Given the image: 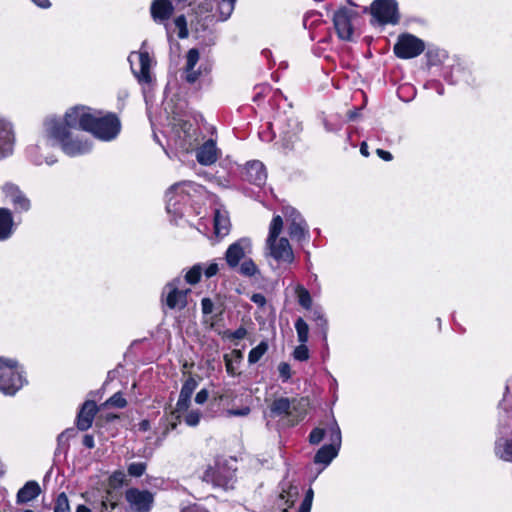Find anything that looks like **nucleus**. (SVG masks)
Segmentation results:
<instances>
[{
  "mask_svg": "<svg viewBox=\"0 0 512 512\" xmlns=\"http://www.w3.org/2000/svg\"><path fill=\"white\" fill-rule=\"evenodd\" d=\"M128 62L133 75L140 84H149L152 82L151 65L152 58L147 51L131 52L128 56Z\"/></svg>",
  "mask_w": 512,
  "mask_h": 512,
  "instance_id": "15",
  "label": "nucleus"
},
{
  "mask_svg": "<svg viewBox=\"0 0 512 512\" xmlns=\"http://www.w3.org/2000/svg\"><path fill=\"white\" fill-rule=\"evenodd\" d=\"M239 273L245 277H253L256 274H259V269L255 262L252 259L248 258L244 259L243 262L240 264Z\"/></svg>",
  "mask_w": 512,
  "mask_h": 512,
  "instance_id": "38",
  "label": "nucleus"
},
{
  "mask_svg": "<svg viewBox=\"0 0 512 512\" xmlns=\"http://www.w3.org/2000/svg\"><path fill=\"white\" fill-rule=\"evenodd\" d=\"M219 156V150L216 142L212 139L204 142L196 151L197 161L202 165H211L215 163Z\"/></svg>",
  "mask_w": 512,
  "mask_h": 512,
  "instance_id": "27",
  "label": "nucleus"
},
{
  "mask_svg": "<svg viewBox=\"0 0 512 512\" xmlns=\"http://www.w3.org/2000/svg\"><path fill=\"white\" fill-rule=\"evenodd\" d=\"M268 350V343L261 341L256 347L252 348L248 354L249 364L257 363Z\"/></svg>",
  "mask_w": 512,
  "mask_h": 512,
  "instance_id": "36",
  "label": "nucleus"
},
{
  "mask_svg": "<svg viewBox=\"0 0 512 512\" xmlns=\"http://www.w3.org/2000/svg\"><path fill=\"white\" fill-rule=\"evenodd\" d=\"M512 417L505 414L500 420L498 437L495 441V454L504 461H512Z\"/></svg>",
  "mask_w": 512,
  "mask_h": 512,
  "instance_id": "14",
  "label": "nucleus"
},
{
  "mask_svg": "<svg viewBox=\"0 0 512 512\" xmlns=\"http://www.w3.org/2000/svg\"><path fill=\"white\" fill-rule=\"evenodd\" d=\"M23 373L17 360L0 357V392L10 396L16 394L26 383Z\"/></svg>",
  "mask_w": 512,
  "mask_h": 512,
  "instance_id": "4",
  "label": "nucleus"
},
{
  "mask_svg": "<svg viewBox=\"0 0 512 512\" xmlns=\"http://www.w3.org/2000/svg\"><path fill=\"white\" fill-rule=\"evenodd\" d=\"M250 411V408L246 406L240 409L229 410V414L232 416H247L250 413Z\"/></svg>",
  "mask_w": 512,
  "mask_h": 512,
  "instance_id": "61",
  "label": "nucleus"
},
{
  "mask_svg": "<svg viewBox=\"0 0 512 512\" xmlns=\"http://www.w3.org/2000/svg\"><path fill=\"white\" fill-rule=\"evenodd\" d=\"M358 13L350 8L342 7L333 15V25L337 36L342 41L352 42L355 39V22Z\"/></svg>",
  "mask_w": 512,
  "mask_h": 512,
  "instance_id": "9",
  "label": "nucleus"
},
{
  "mask_svg": "<svg viewBox=\"0 0 512 512\" xmlns=\"http://www.w3.org/2000/svg\"><path fill=\"white\" fill-rule=\"evenodd\" d=\"M209 393L206 389L200 390L195 396V402L197 404H203L207 401Z\"/></svg>",
  "mask_w": 512,
  "mask_h": 512,
  "instance_id": "60",
  "label": "nucleus"
},
{
  "mask_svg": "<svg viewBox=\"0 0 512 512\" xmlns=\"http://www.w3.org/2000/svg\"><path fill=\"white\" fill-rule=\"evenodd\" d=\"M291 400L287 397H279L273 400L265 414L269 418H285L292 414Z\"/></svg>",
  "mask_w": 512,
  "mask_h": 512,
  "instance_id": "28",
  "label": "nucleus"
},
{
  "mask_svg": "<svg viewBox=\"0 0 512 512\" xmlns=\"http://www.w3.org/2000/svg\"><path fill=\"white\" fill-rule=\"evenodd\" d=\"M202 273V266L200 264L194 265L185 275L187 283L193 285L199 282Z\"/></svg>",
  "mask_w": 512,
  "mask_h": 512,
  "instance_id": "42",
  "label": "nucleus"
},
{
  "mask_svg": "<svg viewBox=\"0 0 512 512\" xmlns=\"http://www.w3.org/2000/svg\"><path fill=\"white\" fill-rule=\"evenodd\" d=\"M200 53L197 48H191L186 54V63L183 68V79L194 84L203 77L210 74L212 65L209 61L200 62Z\"/></svg>",
  "mask_w": 512,
  "mask_h": 512,
  "instance_id": "10",
  "label": "nucleus"
},
{
  "mask_svg": "<svg viewBox=\"0 0 512 512\" xmlns=\"http://www.w3.org/2000/svg\"><path fill=\"white\" fill-rule=\"evenodd\" d=\"M180 284L181 279L175 278L164 287L163 295H166V305L170 309H182L187 304V293L190 290H180Z\"/></svg>",
  "mask_w": 512,
  "mask_h": 512,
  "instance_id": "21",
  "label": "nucleus"
},
{
  "mask_svg": "<svg viewBox=\"0 0 512 512\" xmlns=\"http://www.w3.org/2000/svg\"><path fill=\"white\" fill-rule=\"evenodd\" d=\"M250 300L260 308L266 305V297L262 293H254Z\"/></svg>",
  "mask_w": 512,
  "mask_h": 512,
  "instance_id": "53",
  "label": "nucleus"
},
{
  "mask_svg": "<svg viewBox=\"0 0 512 512\" xmlns=\"http://www.w3.org/2000/svg\"><path fill=\"white\" fill-rule=\"evenodd\" d=\"M283 213L291 239L299 243L308 240L309 228L301 214L293 207H285Z\"/></svg>",
  "mask_w": 512,
  "mask_h": 512,
  "instance_id": "16",
  "label": "nucleus"
},
{
  "mask_svg": "<svg viewBox=\"0 0 512 512\" xmlns=\"http://www.w3.org/2000/svg\"><path fill=\"white\" fill-rule=\"evenodd\" d=\"M312 320L316 323L318 328L321 330L323 337L326 338L328 330V321L320 308H315L312 311Z\"/></svg>",
  "mask_w": 512,
  "mask_h": 512,
  "instance_id": "37",
  "label": "nucleus"
},
{
  "mask_svg": "<svg viewBox=\"0 0 512 512\" xmlns=\"http://www.w3.org/2000/svg\"><path fill=\"white\" fill-rule=\"evenodd\" d=\"M109 406H114L117 408H124L127 405L126 399L122 396L120 392L115 393L112 395L105 403Z\"/></svg>",
  "mask_w": 512,
  "mask_h": 512,
  "instance_id": "48",
  "label": "nucleus"
},
{
  "mask_svg": "<svg viewBox=\"0 0 512 512\" xmlns=\"http://www.w3.org/2000/svg\"><path fill=\"white\" fill-rule=\"evenodd\" d=\"M237 0H220L215 14L206 17L209 22L226 21L232 15Z\"/></svg>",
  "mask_w": 512,
  "mask_h": 512,
  "instance_id": "31",
  "label": "nucleus"
},
{
  "mask_svg": "<svg viewBox=\"0 0 512 512\" xmlns=\"http://www.w3.org/2000/svg\"><path fill=\"white\" fill-rule=\"evenodd\" d=\"M41 492L36 481H28L17 493V503L24 504L36 499Z\"/></svg>",
  "mask_w": 512,
  "mask_h": 512,
  "instance_id": "32",
  "label": "nucleus"
},
{
  "mask_svg": "<svg viewBox=\"0 0 512 512\" xmlns=\"http://www.w3.org/2000/svg\"><path fill=\"white\" fill-rule=\"evenodd\" d=\"M234 460L217 459L213 466L206 469L203 475L204 481L225 490L233 488L235 482L236 467Z\"/></svg>",
  "mask_w": 512,
  "mask_h": 512,
  "instance_id": "6",
  "label": "nucleus"
},
{
  "mask_svg": "<svg viewBox=\"0 0 512 512\" xmlns=\"http://www.w3.org/2000/svg\"><path fill=\"white\" fill-rule=\"evenodd\" d=\"M300 495L298 486L289 484L287 488H283L280 494V499L287 505L282 512H288V509L293 507Z\"/></svg>",
  "mask_w": 512,
  "mask_h": 512,
  "instance_id": "35",
  "label": "nucleus"
},
{
  "mask_svg": "<svg viewBox=\"0 0 512 512\" xmlns=\"http://www.w3.org/2000/svg\"><path fill=\"white\" fill-rule=\"evenodd\" d=\"M44 133L48 140L58 144L69 157H77L89 153L92 143L83 137L74 135L72 130L63 126L56 117H49L44 122Z\"/></svg>",
  "mask_w": 512,
  "mask_h": 512,
  "instance_id": "2",
  "label": "nucleus"
},
{
  "mask_svg": "<svg viewBox=\"0 0 512 512\" xmlns=\"http://www.w3.org/2000/svg\"><path fill=\"white\" fill-rule=\"evenodd\" d=\"M218 272V265L216 263H211L207 266L204 273L207 278H210L214 275H216Z\"/></svg>",
  "mask_w": 512,
  "mask_h": 512,
  "instance_id": "62",
  "label": "nucleus"
},
{
  "mask_svg": "<svg viewBox=\"0 0 512 512\" xmlns=\"http://www.w3.org/2000/svg\"><path fill=\"white\" fill-rule=\"evenodd\" d=\"M370 12L375 21L381 25H396L399 23L400 14L396 0H374Z\"/></svg>",
  "mask_w": 512,
  "mask_h": 512,
  "instance_id": "12",
  "label": "nucleus"
},
{
  "mask_svg": "<svg viewBox=\"0 0 512 512\" xmlns=\"http://www.w3.org/2000/svg\"><path fill=\"white\" fill-rule=\"evenodd\" d=\"M94 111L95 110L88 106L76 105L65 112L63 119H58L63 123V126L67 127L69 130L80 129L87 132L90 128L89 126Z\"/></svg>",
  "mask_w": 512,
  "mask_h": 512,
  "instance_id": "13",
  "label": "nucleus"
},
{
  "mask_svg": "<svg viewBox=\"0 0 512 512\" xmlns=\"http://www.w3.org/2000/svg\"><path fill=\"white\" fill-rule=\"evenodd\" d=\"M246 335H247V330L241 326V327L237 328L235 331L231 332L228 335V338L241 340V339L245 338Z\"/></svg>",
  "mask_w": 512,
  "mask_h": 512,
  "instance_id": "55",
  "label": "nucleus"
},
{
  "mask_svg": "<svg viewBox=\"0 0 512 512\" xmlns=\"http://www.w3.org/2000/svg\"><path fill=\"white\" fill-rule=\"evenodd\" d=\"M174 12L171 0H153L150 13L153 21L157 24L166 25Z\"/></svg>",
  "mask_w": 512,
  "mask_h": 512,
  "instance_id": "25",
  "label": "nucleus"
},
{
  "mask_svg": "<svg viewBox=\"0 0 512 512\" xmlns=\"http://www.w3.org/2000/svg\"><path fill=\"white\" fill-rule=\"evenodd\" d=\"M97 412L98 407L95 401H85L77 415V428L81 431L88 430L92 426L94 417Z\"/></svg>",
  "mask_w": 512,
  "mask_h": 512,
  "instance_id": "26",
  "label": "nucleus"
},
{
  "mask_svg": "<svg viewBox=\"0 0 512 512\" xmlns=\"http://www.w3.org/2000/svg\"><path fill=\"white\" fill-rule=\"evenodd\" d=\"M283 230V219L280 215L272 218L268 236L265 241L264 255L272 258L278 264L290 265L295 261V255L286 237H280Z\"/></svg>",
  "mask_w": 512,
  "mask_h": 512,
  "instance_id": "3",
  "label": "nucleus"
},
{
  "mask_svg": "<svg viewBox=\"0 0 512 512\" xmlns=\"http://www.w3.org/2000/svg\"><path fill=\"white\" fill-rule=\"evenodd\" d=\"M87 132L101 141L115 139L121 131V122L114 113H106L95 110Z\"/></svg>",
  "mask_w": 512,
  "mask_h": 512,
  "instance_id": "5",
  "label": "nucleus"
},
{
  "mask_svg": "<svg viewBox=\"0 0 512 512\" xmlns=\"http://www.w3.org/2000/svg\"><path fill=\"white\" fill-rule=\"evenodd\" d=\"M26 155L28 159L35 165H42L43 163H46L48 165H53L56 163V158L53 156L43 157L40 154V147L39 145H30L26 148Z\"/></svg>",
  "mask_w": 512,
  "mask_h": 512,
  "instance_id": "34",
  "label": "nucleus"
},
{
  "mask_svg": "<svg viewBox=\"0 0 512 512\" xmlns=\"http://www.w3.org/2000/svg\"><path fill=\"white\" fill-rule=\"evenodd\" d=\"M313 496H314V492H313L312 488H309L306 491L304 499L302 500L301 505L297 512H310L311 507H312V502H313Z\"/></svg>",
  "mask_w": 512,
  "mask_h": 512,
  "instance_id": "47",
  "label": "nucleus"
},
{
  "mask_svg": "<svg viewBox=\"0 0 512 512\" xmlns=\"http://www.w3.org/2000/svg\"><path fill=\"white\" fill-rule=\"evenodd\" d=\"M297 294H298V302L299 304L305 308V309H309L312 305V298H311V295L309 293V291L307 289H305L304 287L302 286H299L297 288Z\"/></svg>",
  "mask_w": 512,
  "mask_h": 512,
  "instance_id": "41",
  "label": "nucleus"
},
{
  "mask_svg": "<svg viewBox=\"0 0 512 512\" xmlns=\"http://www.w3.org/2000/svg\"><path fill=\"white\" fill-rule=\"evenodd\" d=\"M16 133L10 120L0 115V161L14 154Z\"/></svg>",
  "mask_w": 512,
  "mask_h": 512,
  "instance_id": "19",
  "label": "nucleus"
},
{
  "mask_svg": "<svg viewBox=\"0 0 512 512\" xmlns=\"http://www.w3.org/2000/svg\"><path fill=\"white\" fill-rule=\"evenodd\" d=\"M214 233L217 237L222 238L229 233L230 221L226 212L216 209L213 218Z\"/></svg>",
  "mask_w": 512,
  "mask_h": 512,
  "instance_id": "33",
  "label": "nucleus"
},
{
  "mask_svg": "<svg viewBox=\"0 0 512 512\" xmlns=\"http://www.w3.org/2000/svg\"><path fill=\"white\" fill-rule=\"evenodd\" d=\"M83 445L88 448V449H92L94 448L95 446V442H94V437L90 434H86L84 437H83V441H82Z\"/></svg>",
  "mask_w": 512,
  "mask_h": 512,
  "instance_id": "63",
  "label": "nucleus"
},
{
  "mask_svg": "<svg viewBox=\"0 0 512 512\" xmlns=\"http://www.w3.org/2000/svg\"><path fill=\"white\" fill-rule=\"evenodd\" d=\"M293 357L297 361H307L310 357L306 343H300L293 351Z\"/></svg>",
  "mask_w": 512,
  "mask_h": 512,
  "instance_id": "45",
  "label": "nucleus"
},
{
  "mask_svg": "<svg viewBox=\"0 0 512 512\" xmlns=\"http://www.w3.org/2000/svg\"><path fill=\"white\" fill-rule=\"evenodd\" d=\"M73 432V429H67L63 431L61 434H59L57 437L58 445L60 446L67 442L68 439L72 436Z\"/></svg>",
  "mask_w": 512,
  "mask_h": 512,
  "instance_id": "58",
  "label": "nucleus"
},
{
  "mask_svg": "<svg viewBox=\"0 0 512 512\" xmlns=\"http://www.w3.org/2000/svg\"><path fill=\"white\" fill-rule=\"evenodd\" d=\"M181 512H209V511L199 505H192V506L183 508L181 510Z\"/></svg>",
  "mask_w": 512,
  "mask_h": 512,
  "instance_id": "64",
  "label": "nucleus"
},
{
  "mask_svg": "<svg viewBox=\"0 0 512 512\" xmlns=\"http://www.w3.org/2000/svg\"><path fill=\"white\" fill-rule=\"evenodd\" d=\"M295 329L297 332V338L299 343H307L309 339V327L308 324L302 319L298 318L295 321Z\"/></svg>",
  "mask_w": 512,
  "mask_h": 512,
  "instance_id": "39",
  "label": "nucleus"
},
{
  "mask_svg": "<svg viewBox=\"0 0 512 512\" xmlns=\"http://www.w3.org/2000/svg\"><path fill=\"white\" fill-rule=\"evenodd\" d=\"M190 401H191V398L185 396V395H182V394H179V398H178V401L176 403V409L175 411L180 413V412H184V411H187L189 405H190Z\"/></svg>",
  "mask_w": 512,
  "mask_h": 512,
  "instance_id": "52",
  "label": "nucleus"
},
{
  "mask_svg": "<svg viewBox=\"0 0 512 512\" xmlns=\"http://www.w3.org/2000/svg\"><path fill=\"white\" fill-rule=\"evenodd\" d=\"M425 49L424 42L412 34H402L393 47L394 54L400 59L419 56Z\"/></svg>",
  "mask_w": 512,
  "mask_h": 512,
  "instance_id": "17",
  "label": "nucleus"
},
{
  "mask_svg": "<svg viewBox=\"0 0 512 512\" xmlns=\"http://www.w3.org/2000/svg\"><path fill=\"white\" fill-rule=\"evenodd\" d=\"M54 512H70L69 500L64 492L57 496L54 504Z\"/></svg>",
  "mask_w": 512,
  "mask_h": 512,
  "instance_id": "40",
  "label": "nucleus"
},
{
  "mask_svg": "<svg viewBox=\"0 0 512 512\" xmlns=\"http://www.w3.org/2000/svg\"><path fill=\"white\" fill-rule=\"evenodd\" d=\"M278 373L283 383L288 382L292 376L290 364H288L287 362H281L278 365Z\"/></svg>",
  "mask_w": 512,
  "mask_h": 512,
  "instance_id": "49",
  "label": "nucleus"
},
{
  "mask_svg": "<svg viewBox=\"0 0 512 512\" xmlns=\"http://www.w3.org/2000/svg\"><path fill=\"white\" fill-rule=\"evenodd\" d=\"M201 415L199 410H192L185 416V423L188 426L195 427L199 424Z\"/></svg>",
  "mask_w": 512,
  "mask_h": 512,
  "instance_id": "50",
  "label": "nucleus"
},
{
  "mask_svg": "<svg viewBox=\"0 0 512 512\" xmlns=\"http://www.w3.org/2000/svg\"><path fill=\"white\" fill-rule=\"evenodd\" d=\"M175 145L182 151L191 150L198 140V128L189 120L173 117Z\"/></svg>",
  "mask_w": 512,
  "mask_h": 512,
  "instance_id": "8",
  "label": "nucleus"
},
{
  "mask_svg": "<svg viewBox=\"0 0 512 512\" xmlns=\"http://www.w3.org/2000/svg\"><path fill=\"white\" fill-rule=\"evenodd\" d=\"M125 500L131 512H150L154 504V494L149 490L133 487L125 491Z\"/></svg>",
  "mask_w": 512,
  "mask_h": 512,
  "instance_id": "18",
  "label": "nucleus"
},
{
  "mask_svg": "<svg viewBox=\"0 0 512 512\" xmlns=\"http://www.w3.org/2000/svg\"><path fill=\"white\" fill-rule=\"evenodd\" d=\"M5 197L9 199L16 212H28L31 209V201L18 185L6 182L1 187Z\"/></svg>",
  "mask_w": 512,
  "mask_h": 512,
  "instance_id": "23",
  "label": "nucleus"
},
{
  "mask_svg": "<svg viewBox=\"0 0 512 512\" xmlns=\"http://www.w3.org/2000/svg\"><path fill=\"white\" fill-rule=\"evenodd\" d=\"M109 494V512H121L120 504L117 500H114V497L111 492Z\"/></svg>",
  "mask_w": 512,
  "mask_h": 512,
  "instance_id": "57",
  "label": "nucleus"
},
{
  "mask_svg": "<svg viewBox=\"0 0 512 512\" xmlns=\"http://www.w3.org/2000/svg\"><path fill=\"white\" fill-rule=\"evenodd\" d=\"M197 385H198V383L193 377L187 378L181 387L180 394L191 398Z\"/></svg>",
  "mask_w": 512,
  "mask_h": 512,
  "instance_id": "46",
  "label": "nucleus"
},
{
  "mask_svg": "<svg viewBox=\"0 0 512 512\" xmlns=\"http://www.w3.org/2000/svg\"><path fill=\"white\" fill-rule=\"evenodd\" d=\"M328 436V427L326 429L316 427L309 434V442L312 445L319 444L325 436Z\"/></svg>",
  "mask_w": 512,
  "mask_h": 512,
  "instance_id": "43",
  "label": "nucleus"
},
{
  "mask_svg": "<svg viewBox=\"0 0 512 512\" xmlns=\"http://www.w3.org/2000/svg\"><path fill=\"white\" fill-rule=\"evenodd\" d=\"M443 76L450 84L466 83L473 85L475 82L469 66L460 59H454L452 64L445 66Z\"/></svg>",
  "mask_w": 512,
  "mask_h": 512,
  "instance_id": "20",
  "label": "nucleus"
},
{
  "mask_svg": "<svg viewBox=\"0 0 512 512\" xmlns=\"http://www.w3.org/2000/svg\"><path fill=\"white\" fill-rule=\"evenodd\" d=\"M252 251V244L249 238L243 237L229 245L225 253V260L230 268H235L240 261Z\"/></svg>",
  "mask_w": 512,
  "mask_h": 512,
  "instance_id": "22",
  "label": "nucleus"
},
{
  "mask_svg": "<svg viewBox=\"0 0 512 512\" xmlns=\"http://www.w3.org/2000/svg\"><path fill=\"white\" fill-rule=\"evenodd\" d=\"M328 439L330 443L323 445L314 456V463L323 465V468H326L337 457L341 448V430L335 420L328 426Z\"/></svg>",
  "mask_w": 512,
  "mask_h": 512,
  "instance_id": "7",
  "label": "nucleus"
},
{
  "mask_svg": "<svg viewBox=\"0 0 512 512\" xmlns=\"http://www.w3.org/2000/svg\"><path fill=\"white\" fill-rule=\"evenodd\" d=\"M270 124L271 123H268L267 124V130H262L259 132V137L262 141H265V142H269V141H272L273 138L276 136V127L273 126L272 128L270 127Z\"/></svg>",
  "mask_w": 512,
  "mask_h": 512,
  "instance_id": "51",
  "label": "nucleus"
},
{
  "mask_svg": "<svg viewBox=\"0 0 512 512\" xmlns=\"http://www.w3.org/2000/svg\"><path fill=\"white\" fill-rule=\"evenodd\" d=\"M164 28L169 41L172 40L174 33H177L180 39H184L188 36L187 21L184 15L177 16L172 22L169 21Z\"/></svg>",
  "mask_w": 512,
  "mask_h": 512,
  "instance_id": "29",
  "label": "nucleus"
},
{
  "mask_svg": "<svg viewBox=\"0 0 512 512\" xmlns=\"http://www.w3.org/2000/svg\"><path fill=\"white\" fill-rule=\"evenodd\" d=\"M243 178L251 184L262 187L267 180V172L264 164L258 160L246 163L243 171Z\"/></svg>",
  "mask_w": 512,
  "mask_h": 512,
  "instance_id": "24",
  "label": "nucleus"
},
{
  "mask_svg": "<svg viewBox=\"0 0 512 512\" xmlns=\"http://www.w3.org/2000/svg\"><path fill=\"white\" fill-rule=\"evenodd\" d=\"M202 312L210 314L213 312L214 304L210 298H203L201 301Z\"/></svg>",
  "mask_w": 512,
  "mask_h": 512,
  "instance_id": "54",
  "label": "nucleus"
},
{
  "mask_svg": "<svg viewBox=\"0 0 512 512\" xmlns=\"http://www.w3.org/2000/svg\"><path fill=\"white\" fill-rule=\"evenodd\" d=\"M224 361H225V367H226L227 373L229 375H231V376H235L236 375V370H235V367L233 365V361L229 358L228 355L224 356Z\"/></svg>",
  "mask_w": 512,
  "mask_h": 512,
  "instance_id": "59",
  "label": "nucleus"
},
{
  "mask_svg": "<svg viewBox=\"0 0 512 512\" xmlns=\"http://www.w3.org/2000/svg\"><path fill=\"white\" fill-rule=\"evenodd\" d=\"M14 233L13 214L8 208H0V241L9 239Z\"/></svg>",
  "mask_w": 512,
  "mask_h": 512,
  "instance_id": "30",
  "label": "nucleus"
},
{
  "mask_svg": "<svg viewBox=\"0 0 512 512\" xmlns=\"http://www.w3.org/2000/svg\"><path fill=\"white\" fill-rule=\"evenodd\" d=\"M147 468L145 462H133L128 465L127 471L131 477H141Z\"/></svg>",
  "mask_w": 512,
  "mask_h": 512,
  "instance_id": "44",
  "label": "nucleus"
},
{
  "mask_svg": "<svg viewBox=\"0 0 512 512\" xmlns=\"http://www.w3.org/2000/svg\"><path fill=\"white\" fill-rule=\"evenodd\" d=\"M276 127L279 138L285 148H290L291 145L297 140L299 133L302 130L301 123L294 116L278 115L270 127Z\"/></svg>",
  "mask_w": 512,
  "mask_h": 512,
  "instance_id": "11",
  "label": "nucleus"
},
{
  "mask_svg": "<svg viewBox=\"0 0 512 512\" xmlns=\"http://www.w3.org/2000/svg\"><path fill=\"white\" fill-rule=\"evenodd\" d=\"M203 193L204 187L192 181L173 184L166 192V210L171 220L178 223L184 216L198 214L195 204Z\"/></svg>",
  "mask_w": 512,
  "mask_h": 512,
  "instance_id": "1",
  "label": "nucleus"
},
{
  "mask_svg": "<svg viewBox=\"0 0 512 512\" xmlns=\"http://www.w3.org/2000/svg\"><path fill=\"white\" fill-rule=\"evenodd\" d=\"M110 480L113 482V483H117L119 485H122L124 480H125V474L123 471L121 470H116L112 473V475L110 476Z\"/></svg>",
  "mask_w": 512,
  "mask_h": 512,
  "instance_id": "56",
  "label": "nucleus"
}]
</instances>
